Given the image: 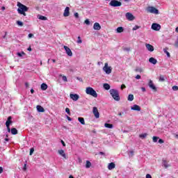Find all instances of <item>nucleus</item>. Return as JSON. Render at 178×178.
<instances>
[{"label": "nucleus", "mask_w": 178, "mask_h": 178, "mask_svg": "<svg viewBox=\"0 0 178 178\" xmlns=\"http://www.w3.org/2000/svg\"><path fill=\"white\" fill-rule=\"evenodd\" d=\"M17 6H18L17 12L19 15H23V16H26V12L29 11V7L26 6L20 2H17Z\"/></svg>", "instance_id": "nucleus-1"}, {"label": "nucleus", "mask_w": 178, "mask_h": 178, "mask_svg": "<svg viewBox=\"0 0 178 178\" xmlns=\"http://www.w3.org/2000/svg\"><path fill=\"white\" fill-rule=\"evenodd\" d=\"M109 92H110L112 98H113V99H115V101H120V96L119 95V90H118L116 89H111L109 90Z\"/></svg>", "instance_id": "nucleus-2"}, {"label": "nucleus", "mask_w": 178, "mask_h": 178, "mask_svg": "<svg viewBox=\"0 0 178 178\" xmlns=\"http://www.w3.org/2000/svg\"><path fill=\"white\" fill-rule=\"evenodd\" d=\"M86 93L88 95H91L92 97H94V98H97L98 97V94L97 93V91L94 90V88L91 87L86 88Z\"/></svg>", "instance_id": "nucleus-3"}, {"label": "nucleus", "mask_w": 178, "mask_h": 178, "mask_svg": "<svg viewBox=\"0 0 178 178\" xmlns=\"http://www.w3.org/2000/svg\"><path fill=\"white\" fill-rule=\"evenodd\" d=\"M147 13H153L154 15H159V10L154 6H148L146 9Z\"/></svg>", "instance_id": "nucleus-4"}, {"label": "nucleus", "mask_w": 178, "mask_h": 178, "mask_svg": "<svg viewBox=\"0 0 178 178\" xmlns=\"http://www.w3.org/2000/svg\"><path fill=\"white\" fill-rule=\"evenodd\" d=\"M109 5L110 6H113V8H118L122 6V2L117 0H111Z\"/></svg>", "instance_id": "nucleus-5"}, {"label": "nucleus", "mask_w": 178, "mask_h": 178, "mask_svg": "<svg viewBox=\"0 0 178 178\" xmlns=\"http://www.w3.org/2000/svg\"><path fill=\"white\" fill-rule=\"evenodd\" d=\"M103 70L105 72V73H106V74H111L112 73V67L108 66V63L104 64Z\"/></svg>", "instance_id": "nucleus-6"}, {"label": "nucleus", "mask_w": 178, "mask_h": 178, "mask_svg": "<svg viewBox=\"0 0 178 178\" xmlns=\"http://www.w3.org/2000/svg\"><path fill=\"white\" fill-rule=\"evenodd\" d=\"M125 17L129 22H133V20H134V19H136V17H134V15H133V14H131V13H127L125 15Z\"/></svg>", "instance_id": "nucleus-7"}, {"label": "nucleus", "mask_w": 178, "mask_h": 178, "mask_svg": "<svg viewBox=\"0 0 178 178\" xmlns=\"http://www.w3.org/2000/svg\"><path fill=\"white\" fill-rule=\"evenodd\" d=\"M152 30H154V31H159V30H161V25L156 23L152 24Z\"/></svg>", "instance_id": "nucleus-8"}, {"label": "nucleus", "mask_w": 178, "mask_h": 178, "mask_svg": "<svg viewBox=\"0 0 178 178\" xmlns=\"http://www.w3.org/2000/svg\"><path fill=\"white\" fill-rule=\"evenodd\" d=\"M92 113L95 115V118H96V119H99V112L98 111V108L93 107Z\"/></svg>", "instance_id": "nucleus-9"}, {"label": "nucleus", "mask_w": 178, "mask_h": 178, "mask_svg": "<svg viewBox=\"0 0 178 178\" xmlns=\"http://www.w3.org/2000/svg\"><path fill=\"white\" fill-rule=\"evenodd\" d=\"M64 49L68 56H73V52H72L70 48L67 47V46H64Z\"/></svg>", "instance_id": "nucleus-10"}, {"label": "nucleus", "mask_w": 178, "mask_h": 178, "mask_svg": "<svg viewBox=\"0 0 178 178\" xmlns=\"http://www.w3.org/2000/svg\"><path fill=\"white\" fill-rule=\"evenodd\" d=\"M63 16L64 17H67L69 16H70V8L69 7H66L64 13H63Z\"/></svg>", "instance_id": "nucleus-11"}, {"label": "nucleus", "mask_w": 178, "mask_h": 178, "mask_svg": "<svg viewBox=\"0 0 178 178\" xmlns=\"http://www.w3.org/2000/svg\"><path fill=\"white\" fill-rule=\"evenodd\" d=\"M70 97L72 101H79V98H80V96L77 94H70Z\"/></svg>", "instance_id": "nucleus-12"}, {"label": "nucleus", "mask_w": 178, "mask_h": 178, "mask_svg": "<svg viewBox=\"0 0 178 178\" xmlns=\"http://www.w3.org/2000/svg\"><path fill=\"white\" fill-rule=\"evenodd\" d=\"M148 86H149V88L153 90V91H156V87L154 84V82H152V80H149Z\"/></svg>", "instance_id": "nucleus-13"}, {"label": "nucleus", "mask_w": 178, "mask_h": 178, "mask_svg": "<svg viewBox=\"0 0 178 178\" xmlns=\"http://www.w3.org/2000/svg\"><path fill=\"white\" fill-rule=\"evenodd\" d=\"M131 111H138V112H140V111H141V107L137 104H134L131 107Z\"/></svg>", "instance_id": "nucleus-14"}, {"label": "nucleus", "mask_w": 178, "mask_h": 178, "mask_svg": "<svg viewBox=\"0 0 178 178\" xmlns=\"http://www.w3.org/2000/svg\"><path fill=\"white\" fill-rule=\"evenodd\" d=\"M145 47H146L147 51H149V52H154V46H152L150 44L147 43L145 44Z\"/></svg>", "instance_id": "nucleus-15"}, {"label": "nucleus", "mask_w": 178, "mask_h": 178, "mask_svg": "<svg viewBox=\"0 0 178 178\" xmlns=\"http://www.w3.org/2000/svg\"><path fill=\"white\" fill-rule=\"evenodd\" d=\"M10 124H12V116H9L6 122V127H10Z\"/></svg>", "instance_id": "nucleus-16"}, {"label": "nucleus", "mask_w": 178, "mask_h": 178, "mask_svg": "<svg viewBox=\"0 0 178 178\" xmlns=\"http://www.w3.org/2000/svg\"><path fill=\"white\" fill-rule=\"evenodd\" d=\"M59 155L63 156L65 159H67V157L66 156V154L65 153V151L63 149H60L58 151Z\"/></svg>", "instance_id": "nucleus-17"}, {"label": "nucleus", "mask_w": 178, "mask_h": 178, "mask_svg": "<svg viewBox=\"0 0 178 178\" xmlns=\"http://www.w3.org/2000/svg\"><path fill=\"white\" fill-rule=\"evenodd\" d=\"M94 30L99 31L101 30V25L98 22H95L93 25Z\"/></svg>", "instance_id": "nucleus-18"}, {"label": "nucleus", "mask_w": 178, "mask_h": 178, "mask_svg": "<svg viewBox=\"0 0 178 178\" xmlns=\"http://www.w3.org/2000/svg\"><path fill=\"white\" fill-rule=\"evenodd\" d=\"M149 63H152V65H156V63H158V60L156 59H155V58H154V57H151L149 59Z\"/></svg>", "instance_id": "nucleus-19"}, {"label": "nucleus", "mask_w": 178, "mask_h": 178, "mask_svg": "<svg viewBox=\"0 0 178 178\" xmlns=\"http://www.w3.org/2000/svg\"><path fill=\"white\" fill-rule=\"evenodd\" d=\"M115 163H110L108 165V170H112V169H115Z\"/></svg>", "instance_id": "nucleus-20"}, {"label": "nucleus", "mask_w": 178, "mask_h": 178, "mask_svg": "<svg viewBox=\"0 0 178 178\" xmlns=\"http://www.w3.org/2000/svg\"><path fill=\"white\" fill-rule=\"evenodd\" d=\"M36 109H37L38 112H45V109H44V107H42L40 105H38L36 106Z\"/></svg>", "instance_id": "nucleus-21"}, {"label": "nucleus", "mask_w": 178, "mask_h": 178, "mask_svg": "<svg viewBox=\"0 0 178 178\" xmlns=\"http://www.w3.org/2000/svg\"><path fill=\"white\" fill-rule=\"evenodd\" d=\"M40 88H41V90H42V91H45V90H47L48 88V85L43 83L41 84Z\"/></svg>", "instance_id": "nucleus-22"}, {"label": "nucleus", "mask_w": 178, "mask_h": 178, "mask_svg": "<svg viewBox=\"0 0 178 178\" xmlns=\"http://www.w3.org/2000/svg\"><path fill=\"white\" fill-rule=\"evenodd\" d=\"M163 165L164 168H165V169H168V168H169V166H170V165H169L168 163L166 160H163Z\"/></svg>", "instance_id": "nucleus-23"}, {"label": "nucleus", "mask_w": 178, "mask_h": 178, "mask_svg": "<svg viewBox=\"0 0 178 178\" xmlns=\"http://www.w3.org/2000/svg\"><path fill=\"white\" fill-rule=\"evenodd\" d=\"M116 31L117 33H123V31H124V29L122 26H119L117 28Z\"/></svg>", "instance_id": "nucleus-24"}, {"label": "nucleus", "mask_w": 178, "mask_h": 178, "mask_svg": "<svg viewBox=\"0 0 178 178\" xmlns=\"http://www.w3.org/2000/svg\"><path fill=\"white\" fill-rule=\"evenodd\" d=\"M104 127H106L107 129H113V124H112L105 123Z\"/></svg>", "instance_id": "nucleus-25"}, {"label": "nucleus", "mask_w": 178, "mask_h": 178, "mask_svg": "<svg viewBox=\"0 0 178 178\" xmlns=\"http://www.w3.org/2000/svg\"><path fill=\"white\" fill-rule=\"evenodd\" d=\"M163 52L164 54H166L168 58H170V53L168 51V47H165V49H163Z\"/></svg>", "instance_id": "nucleus-26"}, {"label": "nucleus", "mask_w": 178, "mask_h": 178, "mask_svg": "<svg viewBox=\"0 0 178 178\" xmlns=\"http://www.w3.org/2000/svg\"><path fill=\"white\" fill-rule=\"evenodd\" d=\"M103 87L104 90H111V86L108 83H104Z\"/></svg>", "instance_id": "nucleus-27"}, {"label": "nucleus", "mask_w": 178, "mask_h": 178, "mask_svg": "<svg viewBox=\"0 0 178 178\" xmlns=\"http://www.w3.org/2000/svg\"><path fill=\"white\" fill-rule=\"evenodd\" d=\"M128 155H129V158H133V156H134V151L131 150V151L128 152Z\"/></svg>", "instance_id": "nucleus-28"}, {"label": "nucleus", "mask_w": 178, "mask_h": 178, "mask_svg": "<svg viewBox=\"0 0 178 178\" xmlns=\"http://www.w3.org/2000/svg\"><path fill=\"white\" fill-rule=\"evenodd\" d=\"M79 122H81V124H86V122L84 121V118H78Z\"/></svg>", "instance_id": "nucleus-29"}, {"label": "nucleus", "mask_w": 178, "mask_h": 178, "mask_svg": "<svg viewBox=\"0 0 178 178\" xmlns=\"http://www.w3.org/2000/svg\"><path fill=\"white\" fill-rule=\"evenodd\" d=\"M11 134H13V135L17 134V129L15 128L11 129Z\"/></svg>", "instance_id": "nucleus-30"}, {"label": "nucleus", "mask_w": 178, "mask_h": 178, "mask_svg": "<svg viewBox=\"0 0 178 178\" xmlns=\"http://www.w3.org/2000/svg\"><path fill=\"white\" fill-rule=\"evenodd\" d=\"M127 99L128 101H133L134 99V95L132 94L129 95Z\"/></svg>", "instance_id": "nucleus-31"}, {"label": "nucleus", "mask_w": 178, "mask_h": 178, "mask_svg": "<svg viewBox=\"0 0 178 178\" xmlns=\"http://www.w3.org/2000/svg\"><path fill=\"white\" fill-rule=\"evenodd\" d=\"M86 169L91 168V162H90V161H86Z\"/></svg>", "instance_id": "nucleus-32"}, {"label": "nucleus", "mask_w": 178, "mask_h": 178, "mask_svg": "<svg viewBox=\"0 0 178 178\" xmlns=\"http://www.w3.org/2000/svg\"><path fill=\"white\" fill-rule=\"evenodd\" d=\"M17 56H19V58H22V56H23V55H26V53H24V51H22L17 53Z\"/></svg>", "instance_id": "nucleus-33"}, {"label": "nucleus", "mask_w": 178, "mask_h": 178, "mask_svg": "<svg viewBox=\"0 0 178 178\" xmlns=\"http://www.w3.org/2000/svg\"><path fill=\"white\" fill-rule=\"evenodd\" d=\"M38 17L40 20H47V17H44L42 15H38Z\"/></svg>", "instance_id": "nucleus-34"}, {"label": "nucleus", "mask_w": 178, "mask_h": 178, "mask_svg": "<svg viewBox=\"0 0 178 178\" xmlns=\"http://www.w3.org/2000/svg\"><path fill=\"white\" fill-rule=\"evenodd\" d=\"M138 29H141V26H138V25H136L133 29V31H136V30H138Z\"/></svg>", "instance_id": "nucleus-35"}, {"label": "nucleus", "mask_w": 178, "mask_h": 178, "mask_svg": "<svg viewBox=\"0 0 178 178\" xmlns=\"http://www.w3.org/2000/svg\"><path fill=\"white\" fill-rule=\"evenodd\" d=\"M17 26H19L20 27H23L24 24L22 22V21H17Z\"/></svg>", "instance_id": "nucleus-36"}, {"label": "nucleus", "mask_w": 178, "mask_h": 178, "mask_svg": "<svg viewBox=\"0 0 178 178\" xmlns=\"http://www.w3.org/2000/svg\"><path fill=\"white\" fill-rule=\"evenodd\" d=\"M158 140H159V137L157 136H153V142L154 143H157Z\"/></svg>", "instance_id": "nucleus-37"}, {"label": "nucleus", "mask_w": 178, "mask_h": 178, "mask_svg": "<svg viewBox=\"0 0 178 178\" xmlns=\"http://www.w3.org/2000/svg\"><path fill=\"white\" fill-rule=\"evenodd\" d=\"M85 24H87V26H90L91 24V22H90V19H86L84 22Z\"/></svg>", "instance_id": "nucleus-38"}, {"label": "nucleus", "mask_w": 178, "mask_h": 178, "mask_svg": "<svg viewBox=\"0 0 178 178\" xmlns=\"http://www.w3.org/2000/svg\"><path fill=\"white\" fill-rule=\"evenodd\" d=\"M147 134H143L139 135L140 138H145L147 137Z\"/></svg>", "instance_id": "nucleus-39"}, {"label": "nucleus", "mask_w": 178, "mask_h": 178, "mask_svg": "<svg viewBox=\"0 0 178 178\" xmlns=\"http://www.w3.org/2000/svg\"><path fill=\"white\" fill-rule=\"evenodd\" d=\"M165 81V76L163 75H160L159 76V81Z\"/></svg>", "instance_id": "nucleus-40"}, {"label": "nucleus", "mask_w": 178, "mask_h": 178, "mask_svg": "<svg viewBox=\"0 0 178 178\" xmlns=\"http://www.w3.org/2000/svg\"><path fill=\"white\" fill-rule=\"evenodd\" d=\"M76 42L77 44H81V42H83V41L81 40V38L80 36L78 37Z\"/></svg>", "instance_id": "nucleus-41"}, {"label": "nucleus", "mask_w": 178, "mask_h": 178, "mask_svg": "<svg viewBox=\"0 0 178 178\" xmlns=\"http://www.w3.org/2000/svg\"><path fill=\"white\" fill-rule=\"evenodd\" d=\"M172 90L173 91H178V86H172Z\"/></svg>", "instance_id": "nucleus-42"}, {"label": "nucleus", "mask_w": 178, "mask_h": 178, "mask_svg": "<svg viewBox=\"0 0 178 178\" xmlns=\"http://www.w3.org/2000/svg\"><path fill=\"white\" fill-rule=\"evenodd\" d=\"M136 72H138L139 73H141L143 72V69L141 68H136L135 70Z\"/></svg>", "instance_id": "nucleus-43"}, {"label": "nucleus", "mask_w": 178, "mask_h": 178, "mask_svg": "<svg viewBox=\"0 0 178 178\" xmlns=\"http://www.w3.org/2000/svg\"><path fill=\"white\" fill-rule=\"evenodd\" d=\"M23 170L24 172H26V170H27V163H25L24 165Z\"/></svg>", "instance_id": "nucleus-44"}, {"label": "nucleus", "mask_w": 178, "mask_h": 178, "mask_svg": "<svg viewBox=\"0 0 178 178\" xmlns=\"http://www.w3.org/2000/svg\"><path fill=\"white\" fill-rule=\"evenodd\" d=\"M65 112H66V113H67L68 115H70V109H69V108H65Z\"/></svg>", "instance_id": "nucleus-45"}, {"label": "nucleus", "mask_w": 178, "mask_h": 178, "mask_svg": "<svg viewBox=\"0 0 178 178\" xmlns=\"http://www.w3.org/2000/svg\"><path fill=\"white\" fill-rule=\"evenodd\" d=\"M34 152V148H31L30 149V153H29V155H33V153Z\"/></svg>", "instance_id": "nucleus-46"}, {"label": "nucleus", "mask_w": 178, "mask_h": 178, "mask_svg": "<svg viewBox=\"0 0 178 178\" xmlns=\"http://www.w3.org/2000/svg\"><path fill=\"white\" fill-rule=\"evenodd\" d=\"M74 17H76V19H79V13H75L74 14Z\"/></svg>", "instance_id": "nucleus-47"}, {"label": "nucleus", "mask_w": 178, "mask_h": 178, "mask_svg": "<svg viewBox=\"0 0 178 178\" xmlns=\"http://www.w3.org/2000/svg\"><path fill=\"white\" fill-rule=\"evenodd\" d=\"M63 81H67V78L66 77V76H63Z\"/></svg>", "instance_id": "nucleus-48"}, {"label": "nucleus", "mask_w": 178, "mask_h": 178, "mask_svg": "<svg viewBox=\"0 0 178 178\" xmlns=\"http://www.w3.org/2000/svg\"><path fill=\"white\" fill-rule=\"evenodd\" d=\"M29 38H32V37H34V35L33 33H29L28 35Z\"/></svg>", "instance_id": "nucleus-49"}, {"label": "nucleus", "mask_w": 178, "mask_h": 178, "mask_svg": "<svg viewBox=\"0 0 178 178\" xmlns=\"http://www.w3.org/2000/svg\"><path fill=\"white\" fill-rule=\"evenodd\" d=\"M135 79H136V80H140V79H141V76L140 75H137Z\"/></svg>", "instance_id": "nucleus-50"}, {"label": "nucleus", "mask_w": 178, "mask_h": 178, "mask_svg": "<svg viewBox=\"0 0 178 178\" xmlns=\"http://www.w3.org/2000/svg\"><path fill=\"white\" fill-rule=\"evenodd\" d=\"M159 144H163L164 141L162 139H159Z\"/></svg>", "instance_id": "nucleus-51"}, {"label": "nucleus", "mask_w": 178, "mask_h": 178, "mask_svg": "<svg viewBox=\"0 0 178 178\" xmlns=\"http://www.w3.org/2000/svg\"><path fill=\"white\" fill-rule=\"evenodd\" d=\"M124 88H126V85L122 84V85L121 86V90H124Z\"/></svg>", "instance_id": "nucleus-52"}, {"label": "nucleus", "mask_w": 178, "mask_h": 178, "mask_svg": "<svg viewBox=\"0 0 178 178\" xmlns=\"http://www.w3.org/2000/svg\"><path fill=\"white\" fill-rule=\"evenodd\" d=\"M146 178H152V177L151 176V175L147 174V175H146Z\"/></svg>", "instance_id": "nucleus-53"}, {"label": "nucleus", "mask_w": 178, "mask_h": 178, "mask_svg": "<svg viewBox=\"0 0 178 178\" xmlns=\"http://www.w3.org/2000/svg\"><path fill=\"white\" fill-rule=\"evenodd\" d=\"M67 119L69 120V122H72V118L67 115Z\"/></svg>", "instance_id": "nucleus-54"}, {"label": "nucleus", "mask_w": 178, "mask_h": 178, "mask_svg": "<svg viewBox=\"0 0 178 178\" xmlns=\"http://www.w3.org/2000/svg\"><path fill=\"white\" fill-rule=\"evenodd\" d=\"M61 143L63 144V147H66V144L65 143V142L63 140H61Z\"/></svg>", "instance_id": "nucleus-55"}, {"label": "nucleus", "mask_w": 178, "mask_h": 178, "mask_svg": "<svg viewBox=\"0 0 178 178\" xmlns=\"http://www.w3.org/2000/svg\"><path fill=\"white\" fill-rule=\"evenodd\" d=\"M141 90H142V91H143V92H145V91H146L145 88H144V87H142V88H141Z\"/></svg>", "instance_id": "nucleus-56"}, {"label": "nucleus", "mask_w": 178, "mask_h": 178, "mask_svg": "<svg viewBox=\"0 0 178 178\" xmlns=\"http://www.w3.org/2000/svg\"><path fill=\"white\" fill-rule=\"evenodd\" d=\"M3 172V168L2 167H0V175Z\"/></svg>", "instance_id": "nucleus-57"}, {"label": "nucleus", "mask_w": 178, "mask_h": 178, "mask_svg": "<svg viewBox=\"0 0 178 178\" xmlns=\"http://www.w3.org/2000/svg\"><path fill=\"white\" fill-rule=\"evenodd\" d=\"M7 129H8V133H10V127H7Z\"/></svg>", "instance_id": "nucleus-58"}, {"label": "nucleus", "mask_w": 178, "mask_h": 178, "mask_svg": "<svg viewBox=\"0 0 178 178\" xmlns=\"http://www.w3.org/2000/svg\"><path fill=\"white\" fill-rule=\"evenodd\" d=\"M27 50L29 51H32L31 47H29L27 49Z\"/></svg>", "instance_id": "nucleus-59"}, {"label": "nucleus", "mask_w": 178, "mask_h": 178, "mask_svg": "<svg viewBox=\"0 0 178 178\" xmlns=\"http://www.w3.org/2000/svg\"><path fill=\"white\" fill-rule=\"evenodd\" d=\"M31 94H34V89H31Z\"/></svg>", "instance_id": "nucleus-60"}, {"label": "nucleus", "mask_w": 178, "mask_h": 178, "mask_svg": "<svg viewBox=\"0 0 178 178\" xmlns=\"http://www.w3.org/2000/svg\"><path fill=\"white\" fill-rule=\"evenodd\" d=\"M25 86H26V87H29V83H27V82L25 83Z\"/></svg>", "instance_id": "nucleus-61"}, {"label": "nucleus", "mask_w": 178, "mask_h": 178, "mask_svg": "<svg viewBox=\"0 0 178 178\" xmlns=\"http://www.w3.org/2000/svg\"><path fill=\"white\" fill-rule=\"evenodd\" d=\"M51 60H52L53 63H55V62H56V60L55 59H52Z\"/></svg>", "instance_id": "nucleus-62"}, {"label": "nucleus", "mask_w": 178, "mask_h": 178, "mask_svg": "<svg viewBox=\"0 0 178 178\" xmlns=\"http://www.w3.org/2000/svg\"><path fill=\"white\" fill-rule=\"evenodd\" d=\"M2 10H5V6L1 7Z\"/></svg>", "instance_id": "nucleus-63"}, {"label": "nucleus", "mask_w": 178, "mask_h": 178, "mask_svg": "<svg viewBox=\"0 0 178 178\" xmlns=\"http://www.w3.org/2000/svg\"><path fill=\"white\" fill-rule=\"evenodd\" d=\"M4 140L5 141H9V139L8 138H6Z\"/></svg>", "instance_id": "nucleus-64"}]
</instances>
